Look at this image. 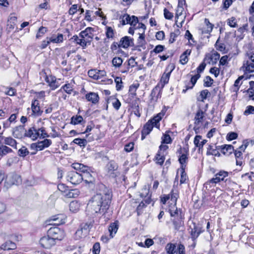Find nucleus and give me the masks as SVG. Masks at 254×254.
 <instances>
[{
	"instance_id": "nucleus-10",
	"label": "nucleus",
	"mask_w": 254,
	"mask_h": 254,
	"mask_svg": "<svg viewBox=\"0 0 254 254\" xmlns=\"http://www.w3.org/2000/svg\"><path fill=\"white\" fill-rule=\"evenodd\" d=\"M133 39L126 36L121 39L118 44V47L119 48L127 49L129 47L133 46Z\"/></svg>"
},
{
	"instance_id": "nucleus-43",
	"label": "nucleus",
	"mask_w": 254,
	"mask_h": 254,
	"mask_svg": "<svg viewBox=\"0 0 254 254\" xmlns=\"http://www.w3.org/2000/svg\"><path fill=\"white\" fill-rule=\"evenodd\" d=\"M123 60L120 57H115L113 59L112 63L113 66L116 68L120 67L122 64Z\"/></svg>"
},
{
	"instance_id": "nucleus-64",
	"label": "nucleus",
	"mask_w": 254,
	"mask_h": 254,
	"mask_svg": "<svg viewBox=\"0 0 254 254\" xmlns=\"http://www.w3.org/2000/svg\"><path fill=\"white\" fill-rule=\"evenodd\" d=\"M92 252L94 254H99L100 252V246L99 243H96L93 245Z\"/></svg>"
},
{
	"instance_id": "nucleus-50",
	"label": "nucleus",
	"mask_w": 254,
	"mask_h": 254,
	"mask_svg": "<svg viewBox=\"0 0 254 254\" xmlns=\"http://www.w3.org/2000/svg\"><path fill=\"white\" fill-rule=\"evenodd\" d=\"M227 24L231 27H237L238 26L237 20L235 17H231L227 19Z\"/></svg>"
},
{
	"instance_id": "nucleus-59",
	"label": "nucleus",
	"mask_w": 254,
	"mask_h": 254,
	"mask_svg": "<svg viewBox=\"0 0 254 254\" xmlns=\"http://www.w3.org/2000/svg\"><path fill=\"white\" fill-rule=\"evenodd\" d=\"M37 135H38V137H42L43 138H45L46 137H48L49 135L45 131L44 128L41 127L39 128L38 130H37Z\"/></svg>"
},
{
	"instance_id": "nucleus-35",
	"label": "nucleus",
	"mask_w": 254,
	"mask_h": 254,
	"mask_svg": "<svg viewBox=\"0 0 254 254\" xmlns=\"http://www.w3.org/2000/svg\"><path fill=\"white\" fill-rule=\"evenodd\" d=\"M118 224L117 222L111 223L109 227L108 230L110 232V238H113L118 229Z\"/></svg>"
},
{
	"instance_id": "nucleus-9",
	"label": "nucleus",
	"mask_w": 254,
	"mask_h": 254,
	"mask_svg": "<svg viewBox=\"0 0 254 254\" xmlns=\"http://www.w3.org/2000/svg\"><path fill=\"white\" fill-rule=\"evenodd\" d=\"M39 243L43 248L48 249L51 248L56 244V242L48 234L40 239Z\"/></svg>"
},
{
	"instance_id": "nucleus-15",
	"label": "nucleus",
	"mask_w": 254,
	"mask_h": 254,
	"mask_svg": "<svg viewBox=\"0 0 254 254\" xmlns=\"http://www.w3.org/2000/svg\"><path fill=\"white\" fill-rule=\"evenodd\" d=\"M220 58V55L217 52L208 53L205 55L204 61L210 64H215Z\"/></svg>"
},
{
	"instance_id": "nucleus-54",
	"label": "nucleus",
	"mask_w": 254,
	"mask_h": 254,
	"mask_svg": "<svg viewBox=\"0 0 254 254\" xmlns=\"http://www.w3.org/2000/svg\"><path fill=\"white\" fill-rule=\"evenodd\" d=\"M200 77V74L198 73H196L194 75L191 76L190 79V82L191 83V86L190 88H192V87L194 86L197 80Z\"/></svg>"
},
{
	"instance_id": "nucleus-37",
	"label": "nucleus",
	"mask_w": 254,
	"mask_h": 254,
	"mask_svg": "<svg viewBox=\"0 0 254 254\" xmlns=\"http://www.w3.org/2000/svg\"><path fill=\"white\" fill-rule=\"evenodd\" d=\"M86 98L88 101L96 104L99 101L98 95L95 93L91 92L86 95Z\"/></svg>"
},
{
	"instance_id": "nucleus-32",
	"label": "nucleus",
	"mask_w": 254,
	"mask_h": 254,
	"mask_svg": "<svg viewBox=\"0 0 254 254\" xmlns=\"http://www.w3.org/2000/svg\"><path fill=\"white\" fill-rule=\"evenodd\" d=\"M37 134V130L35 129L34 127L29 128L28 131L25 130V137H30L33 140L36 139L38 138V135Z\"/></svg>"
},
{
	"instance_id": "nucleus-42",
	"label": "nucleus",
	"mask_w": 254,
	"mask_h": 254,
	"mask_svg": "<svg viewBox=\"0 0 254 254\" xmlns=\"http://www.w3.org/2000/svg\"><path fill=\"white\" fill-rule=\"evenodd\" d=\"M166 252L168 254H174L176 252V246L172 243L168 244L165 248Z\"/></svg>"
},
{
	"instance_id": "nucleus-46",
	"label": "nucleus",
	"mask_w": 254,
	"mask_h": 254,
	"mask_svg": "<svg viewBox=\"0 0 254 254\" xmlns=\"http://www.w3.org/2000/svg\"><path fill=\"white\" fill-rule=\"evenodd\" d=\"M115 35V31L114 29L109 26L106 27V35L108 38H113Z\"/></svg>"
},
{
	"instance_id": "nucleus-13",
	"label": "nucleus",
	"mask_w": 254,
	"mask_h": 254,
	"mask_svg": "<svg viewBox=\"0 0 254 254\" xmlns=\"http://www.w3.org/2000/svg\"><path fill=\"white\" fill-rule=\"evenodd\" d=\"M12 135L14 138H22L25 136V129L23 126L15 127L12 129Z\"/></svg>"
},
{
	"instance_id": "nucleus-4",
	"label": "nucleus",
	"mask_w": 254,
	"mask_h": 254,
	"mask_svg": "<svg viewBox=\"0 0 254 254\" xmlns=\"http://www.w3.org/2000/svg\"><path fill=\"white\" fill-rule=\"evenodd\" d=\"M47 234L56 242L62 241L65 236V233L63 229L58 227H51L47 231Z\"/></svg>"
},
{
	"instance_id": "nucleus-61",
	"label": "nucleus",
	"mask_w": 254,
	"mask_h": 254,
	"mask_svg": "<svg viewBox=\"0 0 254 254\" xmlns=\"http://www.w3.org/2000/svg\"><path fill=\"white\" fill-rule=\"evenodd\" d=\"M144 201H141L139 204V205H138L137 208H136V211H137V214L138 215H139L142 212V210L143 209L146 207V203H145V202H144Z\"/></svg>"
},
{
	"instance_id": "nucleus-30",
	"label": "nucleus",
	"mask_w": 254,
	"mask_h": 254,
	"mask_svg": "<svg viewBox=\"0 0 254 254\" xmlns=\"http://www.w3.org/2000/svg\"><path fill=\"white\" fill-rule=\"evenodd\" d=\"M88 233L87 226L85 225L83 227L79 228L75 232V236L76 239H79Z\"/></svg>"
},
{
	"instance_id": "nucleus-6",
	"label": "nucleus",
	"mask_w": 254,
	"mask_h": 254,
	"mask_svg": "<svg viewBox=\"0 0 254 254\" xmlns=\"http://www.w3.org/2000/svg\"><path fill=\"white\" fill-rule=\"evenodd\" d=\"M121 22L122 25H124L126 24H129L131 26L134 27L138 23V18L134 16H130L127 13H125L120 17Z\"/></svg>"
},
{
	"instance_id": "nucleus-23",
	"label": "nucleus",
	"mask_w": 254,
	"mask_h": 254,
	"mask_svg": "<svg viewBox=\"0 0 254 254\" xmlns=\"http://www.w3.org/2000/svg\"><path fill=\"white\" fill-rule=\"evenodd\" d=\"M17 17L14 15H11L7 21V30L10 32L13 30L16 24Z\"/></svg>"
},
{
	"instance_id": "nucleus-25",
	"label": "nucleus",
	"mask_w": 254,
	"mask_h": 254,
	"mask_svg": "<svg viewBox=\"0 0 254 254\" xmlns=\"http://www.w3.org/2000/svg\"><path fill=\"white\" fill-rule=\"evenodd\" d=\"M177 197L176 196H173V194H171V201L173 203H174V205L170 206L169 208L170 213L171 216H175L178 214V210L177 208L176 207V203L177 201Z\"/></svg>"
},
{
	"instance_id": "nucleus-34",
	"label": "nucleus",
	"mask_w": 254,
	"mask_h": 254,
	"mask_svg": "<svg viewBox=\"0 0 254 254\" xmlns=\"http://www.w3.org/2000/svg\"><path fill=\"white\" fill-rule=\"evenodd\" d=\"M190 53L191 50L188 49L181 55L180 62L181 64L184 65L188 63L189 61L188 56Z\"/></svg>"
},
{
	"instance_id": "nucleus-63",
	"label": "nucleus",
	"mask_w": 254,
	"mask_h": 254,
	"mask_svg": "<svg viewBox=\"0 0 254 254\" xmlns=\"http://www.w3.org/2000/svg\"><path fill=\"white\" fill-rule=\"evenodd\" d=\"M213 79L209 76H206L204 80V86L205 87H210L213 83Z\"/></svg>"
},
{
	"instance_id": "nucleus-55",
	"label": "nucleus",
	"mask_w": 254,
	"mask_h": 254,
	"mask_svg": "<svg viewBox=\"0 0 254 254\" xmlns=\"http://www.w3.org/2000/svg\"><path fill=\"white\" fill-rule=\"evenodd\" d=\"M18 153L20 156L24 157L29 154V151L26 147L22 146L18 150Z\"/></svg>"
},
{
	"instance_id": "nucleus-41",
	"label": "nucleus",
	"mask_w": 254,
	"mask_h": 254,
	"mask_svg": "<svg viewBox=\"0 0 254 254\" xmlns=\"http://www.w3.org/2000/svg\"><path fill=\"white\" fill-rule=\"evenodd\" d=\"M165 154L158 151L156 156V163L162 165L165 160Z\"/></svg>"
},
{
	"instance_id": "nucleus-11",
	"label": "nucleus",
	"mask_w": 254,
	"mask_h": 254,
	"mask_svg": "<svg viewBox=\"0 0 254 254\" xmlns=\"http://www.w3.org/2000/svg\"><path fill=\"white\" fill-rule=\"evenodd\" d=\"M90 77L95 80L101 79L106 75V72L104 70L90 69L88 72Z\"/></svg>"
},
{
	"instance_id": "nucleus-12",
	"label": "nucleus",
	"mask_w": 254,
	"mask_h": 254,
	"mask_svg": "<svg viewBox=\"0 0 254 254\" xmlns=\"http://www.w3.org/2000/svg\"><path fill=\"white\" fill-rule=\"evenodd\" d=\"M21 182L20 176L14 173L9 174L6 179V183L8 185H18Z\"/></svg>"
},
{
	"instance_id": "nucleus-28",
	"label": "nucleus",
	"mask_w": 254,
	"mask_h": 254,
	"mask_svg": "<svg viewBox=\"0 0 254 254\" xmlns=\"http://www.w3.org/2000/svg\"><path fill=\"white\" fill-rule=\"evenodd\" d=\"M242 69L245 72H254V63L252 62L247 61L244 63Z\"/></svg>"
},
{
	"instance_id": "nucleus-17",
	"label": "nucleus",
	"mask_w": 254,
	"mask_h": 254,
	"mask_svg": "<svg viewBox=\"0 0 254 254\" xmlns=\"http://www.w3.org/2000/svg\"><path fill=\"white\" fill-rule=\"evenodd\" d=\"M183 152L181 153V155L179 157V161L181 165L182 169L185 170L186 164L188 160L189 153L187 149L185 148L183 149Z\"/></svg>"
},
{
	"instance_id": "nucleus-53",
	"label": "nucleus",
	"mask_w": 254,
	"mask_h": 254,
	"mask_svg": "<svg viewBox=\"0 0 254 254\" xmlns=\"http://www.w3.org/2000/svg\"><path fill=\"white\" fill-rule=\"evenodd\" d=\"M79 194V191L76 190H72L68 191V192L64 194V195L68 197H75Z\"/></svg>"
},
{
	"instance_id": "nucleus-38",
	"label": "nucleus",
	"mask_w": 254,
	"mask_h": 254,
	"mask_svg": "<svg viewBox=\"0 0 254 254\" xmlns=\"http://www.w3.org/2000/svg\"><path fill=\"white\" fill-rule=\"evenodd\" d=\"M15 247V244L10 241H6L1 246V249L3 250H13Z\"/></svg>"
},
{
	"instance_id": "nucleus-16",
	"label": "nucleus",
	"mask_w": 254,
	"mask_h": 254,
	"mask_svg": "<svg viewBox=\"0 0 254 254\" xmlns=\"http://www.w3.org/2000/svg\"><path fill=\"white\" fill-rule=\"evenodd\" d=\"M32 115L34 116H41L43 111L41 110L38 100H33L31 104Z\"/></svg>"
},
{
	"instance_id": "nucleus-20",
	"label": "nucleus",
	"mask_w": 254,
	"mask_h": 254,
	"mask_svg": "<svg viewBox=\"0 0 254 254\" xmlns=\"http://www.w3.org/2000/svg\"><path fill=\"white\" fill-rule=\"evenodd\" d=\"M167 111V109L164 107L162 110L161 112L158 114L155 117H154L152 120L149 121L151 123H153L155 127H157L159 122L161 121L162 118L165 115Z\"/></svg>"
},
{
	"instance_id": "nucleus-14",
	"label": "nucleus",
	"mask_w": 254,
	"mask_h": 254,
	"mask_svg": "<svg viewBox=\"0 0 254 254\" xmlns=\"http://www.w3.org/2000/svg\"><path fill=\"white\" fill-rule=\"evenodd\" d=\"M204 114L205 113L201 109H199L195 116L194 117V125L195 127H200L204 120Z\"/></svg>"
},
{
	"instance_id": "nucleus-27",
	"label": "nucleus",
	"mask_w": 254,
	"mask_h": 254,
	"mask_svg": "<svg viewBox=\"0 0 254 254\" xmlns=\"http://www.w3.org/2000/svg\"><path fill=\"white\" fill-rule=\"evenodd\" d=\"M50 43H61L64 41V36L62 34H58L57 35H52L51 37H48Z\"/></svg>"
},
{
	"instance_id": "nucleus-58",
	"label": "nucleus",
	"mask_w": 254,
	"mask_h": 254,
	"mask_svg": "<svg viewBox=\"0 0 254 254\" xmlns=\"http://www.w3.org/2000/svg\"><path fill=\"white\" fill-rule=\"evenodd\" d=\"M83 121V118L81 116L73 117L71 118V123L72 124L76 125L80 123Z\"/></svg>"
},
{
	"instance_id": "nucleus-5",
	"label": "nucleus",
	"mask_w": 254,
	"mask_h": 254,
	"mask_svg": "<svg viewBox=\"0 0 254 254\" xmlns=\"http://www.w3.org/2000/svg\"><path fill=\"white\" fill-rule=\"evenodd\" d=\"M229 173L224 170H221L218 173H216L213 178L208 180L205 183L206 185H216L221 181L224 180V179L228 177Z\"/></svg>"
},
{
	"instance_id": "nucleus-48",
	"label": "nucleus",
	"mask_w": 254,
	"mask_h": 254,
	"mask_svg": "<svg viewBox=\"0 0 254 254\" xmlns=\"http://www.w3.org/2000/svg\"><path fill=\"white\" fill-rule=\"evenodd\" d=\"M62 88L68 94H71L73 89V85L71 83H66L63 86Z\"/></svg>"
},
{
	"instance_id": "nucleus-39",
	"label": "nucleus",
	"mask_w": 254,
	"mask_h": 254,
	"mask_svg": "<svg viewBox=\"0 0 254 254\" xmlns=\"http://www.w3.org/2000/svg\"><path fill=\"white\" fill-rule=\"evenodd\" d=\"M106 168L109 173H112L118 169V165L114 161H110L107 165Z\"/></svg>"
},
{
	"instance_id": "nucleus-19",
	"label": "nucleus",
	"mask_w": 254,
	"mask_h": 254,
	"mask_svg": "<svg viewBox=\"0 0 254 254\" xmlns=\"http://www.w3.org/2000/svg\"><path fill=\"white\" fill-rule=\"evenodd\" d=\"M140 195L144 198L143 201L146 204H149L151 202L150 195L149 194V188L146 186L142 189Z\"/></svg>"
},
{
	"instance_id": "nucleus-40",
	"label": "nucleus",
	"mask_w": 254,
	"mask_h": 254,
	"mask_svg": "<svg viewBox=\"0 0 254 254\" xmlns=\"http://www.w3.org/2000/svg\"><path fill=\"white\" fill-rule=\"evenodd\" d=\"M184 11V8L182 6H181L180 3H179L177 10H176V24L178 27H180V26L178 24V19L180 16H181L183 14V12Z\"/></svg>"
},
{
	"instance_id": "nucleus-57",
	"label": "nucleus",
	"mask_w": 254,
	"mask_h": 254,
	"mask_svg": "<svg viewBox=\"0 0 254 254\" xmlns=\"http://www.w3.org/2000/svg\"><path fill=\"white\" fill-rule=\"evenodd\" d=\"M47 31V29L46 27L41 26L38 30V31L36 34V38H39L43 36V35L46 33Z\"/></svg>"
},
{
	"instance_id": "nucleus-60",
	"label": "nucleus",
	"mask_w": 254,
	"mask_h": 254,
	"mask_svg": "<svg viewBox=\"0 0 254 254\" xmlns=\"http://www.w3.org/2000/svg\"><path fill=\"white\" fill-rule=\"evenodd\" d=\"M179 34V31L178 30H176L174 32L171 33L169 42L170 43H173L176 40V38L178 36Z\"/></svg>"
},
{
	"instance_id": "nucleus-22",
	"label": "nucleus",
	"mask_w": 254,
	"mask_h": 254,
	"mask_svg": "<svg viewBox=\"0 0 254 254\" xmlns=\"http://www.w3.org/2000/svg\"><path fill=\"white\" fill-rule=\"evenodd\" d=\"M45 80L49 84L52 90H55L58 87V85L56 82V77L52 75L46 76Z\"/></svg>"
},
{
	"instance_id": "nucleus-1",
	"label": "nucleus",
	"mask_w": 254,
	"mask_h": 254,
	"mask_svg": "<svg viewBox=\"0 0 254 254\" xmlns=\"http://www.w3.org/2000/svg\"><path fill=\"white\" fill-rule=\"evenodd\" d=\"M112 195L109 191L98 192L89 201L87 212L92 215L104 214L109 208Z\"/></svg>"
},
{
	"instance_id": "nucleus-29",
	"label": "nucleus",
	"mask_w": 254,
	"mask_h": 254,
	"mask_svg": "<svg viewBox=\"0 0 254 254\" xmlns=\"http://www.w3.org/2000/svg\"><path fill=\"white\" fill-rule=\"evenodd\" d=\"M172 71V70H168V69H166L163 74L160 81L162 86L168 83Z\"/></svg>"
},
{
	"instance_id": "nucleus-26",
	"label": "nucleus",
	"mask_w": 254,
	"mask_h": 254,
	"mask_svg": "<svg viewBox=\"0 0 254 254\" xmlns=\"http://www.w3.org/2000/svg\"><path fill=\"white\" fill-rule=\"evenodd\" d=\"M52 143V141L50 139H45L44 140L38 142L36 146V149L39 150H42L45 148L49 147Z\"/></svg>"
},
{
	"instance_id": "nucleus-44",
	"label": "nucleus",
	"mask_w": 254,
	"mask_h": 254,
	"mask_svg": "<svg viewBox=\"0 0 254 254\" xmlns=\"http://www.w3.org/2000/svg\"><path fill=\"white\" fill-rule=\"evenodd\" d=\"M204 22L206 25V27L204 28L203 32L205 33H209L211 32L213 28V25L210 23L208 19L205 18L204 20Z\"/></svg>"
},
{
	"instance_id": "nucleus-8",
	"label": "nucleus",
	"mask_w": 254,
	"mask_h": 254,
	"mask_svg": "<svg viewBox=\"0 0 254 254\" xmlns=\"http://www.w3.org/2000/svg\"><path fill=\"white\" fill-rule=\"evenodd\" d=\"M66 217L62 214L52 216L47 220L48 225H59L65 223Z\"/></svg>"
},
{
	"instance_id": "nucleus-62",
	"label": "nucleus",
	"mask_w": 254,
	"mask_h": 254,
	"mask_svg": "<svg viewBox=\"0 0 254 254\" xmlns=\"http://www.w3.org/2000/svg\"><path fill=\"white\" fill-rule=\"evenodd\" d=\"M172 141L171 138L169 134H164L162 137V143H170Z\"/></svg>"
},
{
	"instance_id": "nucleus-21",
	"label": "nucleus",
	"mask_w": 254,
	"mask_h": 254,
	"mask_svg": "<svg viewBox=\"0 0 254 254\" xmlns=\"http://www.w3.org/2000/svg\"><path fill=\"white\" fill-rule=\"evenodd\" d=\"M0 138L3 139V143L6 145H9L15 149H16L17 142L11 136L4 137L0 135Z\"/></svg>"
},
{
	"instance_id": "nucleus-36",
	"label": "nucleus",
	"mask_w": 254,
	"mask_h": 254,
	"mask_svg": "<svg viewBox=\"0 0 254 254\" xmlns=\"http://www.w3.org/2000/svg\"><path fill=\"white\" fill-rule=\"evenodd\" d=\"M201 136L200 135H196L194 139V144L195 147H198L199 149L202 148L203 145L206 143L207 140L203 139L200 141Z\"/></svg>"
},
{
	"instance_id": "nucleus-49",
	"label": "nucleus",
	"mask_w": 254,
	"mask_h": 254,
	"mask_svg": "<svg viewBox=\"0 0 254 254\" xmlns=\"http://www.w3.org/2000/svg\"><path fill=\"white\" fill-rule=\"evenodd\" d=\"M73 142L81 147L85 146L87 143V140L85 139H81L79 138H75Z\"/></svg>"
},
{
	"instance_id": "nucleus-2",
	"label": "nucleus",
	"mask_w": 254,
	"mask_h": 254,
	"mask_svg": "<svg viewBox=\"0 0 254 254\" xmlns=\"http://www.w3.org/2000/svg\"><path fill=\"white\" fill-rule=\"evenodd\" d=\"M72 167L75 170L80 171L82 174L81 176L82 181L88 184H93L94 182V177L90 173V169L87 166L78 163H74L72 164Z\"/></svg>"
},
{
	"instance_id": "nucleus-31",
	"label": "nucleus",
	"mask_w": 254,
	"mask_h": 254,
	"mask_svg": "<svg viewBox=\"0 0 254 254\" xmlns=\"http://www.w3.org/2000/svg\"><path fill=\"white\" fill-rule=\"evenodd\" d=\"M80 206L81 203L76 200L70 202L69 204V210L73 213L77 212L79 210Z\"/></svg>"
},
{
	"instance_id": "nucleus-33",
	"label": "nucleus",
	"mask_w": 254,
	"mask_h": 254,
	"mask_svg": "<svg viewBox=\"0 0 254 254\" xmlns=\"http://www.w3.org/2000/svg\"><path fill=\"white\" fill-rule=\"evenodd\" d=\"M191 231L190 232L191 238L193 240L196 239L199 234L201 233V231L200 228L197 227L195 225V224H193V228H191Z\"/></svg>"
},
{
	"instance_id": "nucleus-47",
	"label": "nucleus",
	"mask_w": 254,
	"mask_h": 254,
	"mask_svg": "<svg viewBox=\"0 0 254 254\" xmlns=\"http://www.w3.org/2000/svg\"><path fill=\"white\" fill-rule=\"evenodd\" d=\"M243 76H240L238 77V78H237L235 82H234V86L233 87H232V90L233 91V92H236L237 93V91L239 90V87L240 86V80L243 78Z\"/></svg>"
},
{
	"instance_id": "nucleus-56",
	"label": "nucleus",
	"mask_w": 254,
	"mask_h": 254,
	"mask_svg": "<svg viewBox=\"0 0 254 254\" xmlns=\"http://www.w3.org/2000/svg\"><path fill=\"white\" fill-rule=\"evenodd\" d=\"M251 114H254V107L253 106H248L244 112V115L248 116Z\"/></svg>"
},
{
	"instance_id": "nucleus-7",
	"label": "nucleus",
	"mask_w": 254,
	"mask_h": 254,
	"mask_svg": "<svg viewBox=\"0 0 254 254\" xmlns=\"http://www.w3.org/2000/svg\"><path fill=\"white\" fill-rule=\"evenodd\" d=\"M66 179L72 184L76 185L82 181L81 174L75 171H69L66 175Z\"/></svg>"
},
{
	"instance_id": "nucleus-24",
	"label": "nucleus",
	"mask_w": 254,
	"mask_h": 254,
	"mask_svg": "<svg viewBox=\"0 0 254 254\" xmlns=\"http://www.w3.org/2000/svg\"><path fill=\"white\" fill-rule=\"evenodd\" d=\"M221 152L225 155H229L234 151V147L232 145L224 144L219 146Z\"/></svg>"
},
{
	"instance_id": "nucleus-52",
	"label": "nucleus",
	"mask_w": 254,
	"mask_h": 254,
	"mask_svg": "<svg viewBox=\"0 0 254 254\" xmlns=\"http://www.w3.org/2000/svg\"><path fill=\"white\" fill-rule=\"evenodd\" d=\"M139 84L137 82L134 83L132 84L131 86L129 87V91L130 93V94L132 95H136V91L137 89L139 87Z\"/></svg>"
},
{
	"instance_id": "nucleus-18",
	"label": "nucleus",
	"mask_w": 254,
	"mask_h": 254,
	"mask_svg": "<svg viewBox=\"0 0 254 254\" xmlns=\"http://www.w3.org/2000/svg\"><path fill=\"white\" fill-rule=\"evenodd\" d=\"M155 127L153 123L148 121L144 126L142 130L141 139L143 140L146 136L150 133L153 127Z\"/></svg>"
},
{
	"instance_id": "nucleus-51",
	"label": "nucleus",
	"mask_w": 254,
	"mask_h": 254,
	"mask_svg": "<svg viewBox=\"0 0 254 254\" xmlns=\"http://www.w3.org/2000/svg\"><path fill=\"white\" fill-rule=\"evenodd\" d=\"M210 93L207 89H204L202 90L200 92L199 97L201 101H203L206 99L208 95H210Z\"/></svg>"
},
{
	"instance_id": "nucleus-45",
	"label": "nucleus",
	"mask_w": 254,
	"mask_h": 254,
	"mask_svg": "<svg viewBox=\"0 0 254 254\" xmlns=\"http://www.w3.org/2000/svg\"><path fill=\"white\" fill-rule=\"evenodd\" d=\"M12 151V149L6 145H1L0 147V155L1 156L5 155Z\"/></svg>"
},
{
	"instance_id": "nucleus-3",
	"label": "nucleus",
	"mask_w": 254,
	"mask_h": 254,
	"mask_svg": "<svg viewBox=\"0 0 254 254\" xmlns=\"http://www.w3.org/2000/svg\"><path fill=\"white\" fill-rule=\"evenodd\" d=\"M93 29L92 28L87 27L79 33V37L82 38L83 41V49H85L88 45L91 44V42L93 38Z\"/></svg>"
}]
</instances>
